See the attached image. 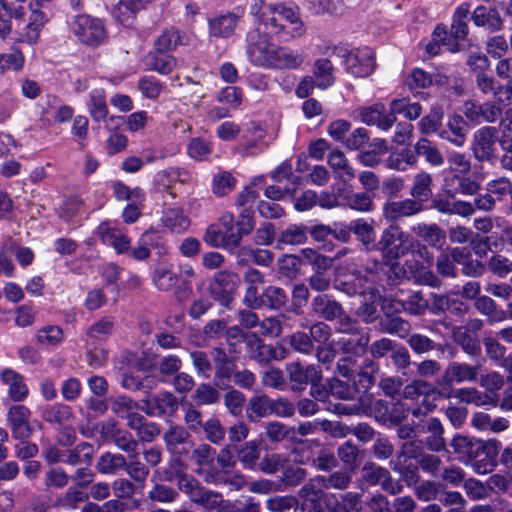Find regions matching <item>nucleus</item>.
Here are the masks:
<instances>
[{"label":"nucleus","mask_w":512,"mask_h":512,"mask_svg":"<svg viewBox=\"0 0 512 512\" xmlns=\"http://www.w3.org/2000/svg\"><path fill=\"white\" fill-rule=\"evenodd\" d=\"M191 431L181 424L171 423L163 433V441L167 451L175 457L172 467L185 469L182 458L188 456L194 442L191 440Z\"/></svg>","instance_id":"2"},{"label":"nucleus","mask_w":512,"mask_h":512,"mask_svg":"<svg viewBox=\"0 0 512 512\" xmlns=\"http://www.w3.org/2000/svg\"><path fill=\"white\" fill-rule=\"evenodd\" d=\"M453 199L448 189L447 194H440L432 199V208L446 215L469 217L474 214V205L471 202Z\"/></svg>","instance_id":"15"},{"label":"nucleus","mask_w":512,"mask_h":512,"mask_svg":"<svg viewBox=\"0 0 512 512\" xmlns=\"http://www.w3.org/2000/svg\"><path fill=\"white\" fill-rule=\"evenodd\" d=\"M48 22L47 15L41 10H32L27 24L21 32H19L18 42L29 45L36 44L40 39V34L44 26Z\"/></svg>","instance_id":"21"},{"label":"nucleus","mask_w":512,"mask_h":512,"mask_svg":"<svg viewBox=\"0 0 512 512\" xmlns=\"http://www.w3.org/2000/svg\"><path fill=\"white\" fill-rule=\"evenodd\" d=\"M101 435L106 441H111L115 446L127 454V456L139 455V443L127 430L119 428L115 421L109 420L103 424Z\"/></svg>","instance_id":"10"},{"label":"nucleus","mask_w":512,"mask_h":512,"mask_svg":"<svg viewBox=\"0 0 512 512\" xmlns=\"http://www.w3.org/2000/svg\"><path fill=\"white\" fill-rule=\"evenodd\" d=\"M267 509L270 512H291L299 507V500L295 496H274L266 501Z\"/></svg>","instance_id":"64"},{"label":"nucleus","mask_w":512,"mask_h":512,"mask_svg":"<svg viewBox=\"0 0 512 512\" xmlns=\"http://www.w3.org/2000/svg\"><path fill=\"white\" fill-rule=\"evenodd\" d=\"M197 406L213 405L219 402L220 392L210 383L200 384L192 395Z\"/></svg>","instance_id":"61"},{"label":"nucleus","mask_w":512,"mask_h":512,"mask_svg":"<svg viewBox=\"0 0 512 512\" xmlns=\"http://www.w3.org/2000/svg\"><path fill=\"white\" fill-rule=\"evenodd\" d=\"M443 115L444 111L441 106H433L418 123L421 133L428 135L437 132L442 125Z\"/></svg>","instance_id":"58"},{"label":"nucleus","mask_w":512,"mask_h":512,"mask_svg":"<svg viewBox=\"0 0 512 512\" xmlns=\"http://www.w3.org/2000/svg\"><path fill=\"white\" fill-rule=\"evenodd\" d=\"M142 403L145 405L143 410L147 415L158 417H174L180 405L178 398L169 391L148 397Z\"/></svg>","instance_id":"12"},{"label":"nucleus","mask_w":512,"mask_h":512,"mask_svg":"<svg viewBox=\"0 0 512 512\" xmlns=\"http://www.w3.org/2000/svg\"><path fill=\"white\" fill-rule=\"evenodd\" d=\"M347 71L357 77H366L375 67L374 54L370 48L355 49L346 55Z\"/></svg>","instance_id":"14"},{"label":"nucleus","mask_w":512,"mask_h":512,"mask_svg":"<svg viewBox=\"0 0 512 512\" xmlns=\"http://www.w3.org/2000/svg\"><path fill=\"white\" fill-rule=\"evenodd\" d=\"M369 342L370 335L361 330L351 335L342 336L338 341V347L345 357L355 360L365 355Z\"/></svg>","instance_id":"16"},{"label":"nucleus","mask_w":512,"mask_h":512,"mask_svg":"<svg viewBox=\"0 0 512 512\" xmlns=\"http://www.w3.org/2000/svg\"><path fill=\"white\" fill-rule=\"evenodd\" d=\"M210 357L213 361L214 379L219 383L230 382L236 368V359L230 357L221 346L213 347Z\"/></svg>","instance_id":"17"},{"label":"nucleus","mask_w":512,"mask_h":512,"mask_svg":"<svg viewBox=\"0 0 512 512\" xmlns=\"http://www.w3.org/2000/svg\"><path fill=\"white\" fill-rule=\"evenodd\" d=\"M12 435L17 440H27L31 435L30 410L24 405H14L8 411Z\"/></svg>","instance_id":"19"},{"label":"nucleus","mask_w":512,"mask_h":512,"mask_svg":"<svg viewBox=\"0 0 512 512\" xmlns=\"http://www.w3.org/2000/svg\"><path fill=\"white\" fill-rule=\"evenodd\" d=\"M412 231L417 237L435 248H441L446 240L445 231L435 223H418L412 227Z\"/></svg>","instance_id":"31"},{"label":"nucleus","mask_w":512,"mask_h":512,"mask_svg":"<svg viewBox=\"0 0 512 512\" xmlns=\"http://www.w3.org/2000/svg\"><path fill=\"white\" fill-rule=\"evenodd\" d=\"M500 442L496 439L480 440L474 444L473 452L467 462L471 463L477 473H487L493 468V459L500 449Z\"/></svg>","instance_id":"7"},{"label":"nucleus","mask_w":512,"mask_h":512,"mask_svg":"<svg viewBox=\"0 0 512 512\" xmlns=\"http://www.w3.org/2000/svg\"><path fill=\"white\" fill-rule=\"evenodd\" d=\"M472 20L478 27H485L490 32L501 30L503 19L496 8L478 6L472 13Z\"/></svg>","instance_id":"29"},{"label":"nucleus","mask_w":512,"mask_h":512,"mask_svg":"<svg viewBox=\"0 0 512 512\" xmlns=\"http://www.w3.org/2000/svg\"><path fill=\"white\" fill-rule=\"evenodd\" d=\"M189 456L192 464L195 465V473L202 475L207 472V476L211 475L210 470L214 469L216 450L208 443H200L194 445Z\"/></svg>","instance_id":"20"},{"label":"nucleus","mask_w":512,"mask_h":512,"mask_svg":"<svg viewBox=\"0 0 512 512\" xmlns=\"http://www.w3.org/2000/svg\"><path fill=\"white\" fill-rule=\"evenodd\" d=\"M333 65L328 59H317L314 63L313 78L317 87L326 89L333 85L335 77L333 75Z\"/></svg>","instance_id":"49"},{"label":"nucleus","mask_w":512,"mask_h":512,"mask_svg":"<svg viewBox=\"0 0 512 512\" xmlns=\"http://www.w3.org/2000/svg\"><path fill=\"white\" fill-rule=\"evenodd\" d=\"M183 422L185 427L192 433H199L203 427V415L198 406L193 403H186L183 406Z\"/></svg>","instance_id":"63"},{"label":"nucleus","mask_w":512,"mask_h":512,"mask_svg":"<svg viewBox=\"0 0 512 512\" xmlns=\"http://www.w3.org/2000/svg\"><path fill=\"white\" fill-rule=\"evenodd\" d=\"M482 365L476 363L471 365L465 362H450L441 377L436 380L438 389L454 387L455 383L476 382Z\"/></svg>","instance_id":"3"},{"label":"nucleus","mask_w":512,"mask_h":512,"mask_svg":"<svg viewBox=\"0 0 512 512\" xmlns=\"http://www.w3.org/2000/svg\"><path fill=\"white\" fill-rule=\"evenodd\" d=\"M350 231L356 235L357 240L366 250L369 251L375 247V230L367 221L357 219L350 222Z\"/></svg>","instance_id":"46"},{"label":"nucleus","mask_w":512,"mask_h":512,"mask_svg":"<svg viewBox=\"0 0 512 512\" xmlns=\"http://www.w3.org/2000/svg\"><path fill=\"white\" fill-rule=\"evenodd\" d=\"M422 431L428 435L425 439V445L428 450L440 452L446 449L444 427L438 418H429L422 426Z\"/></svg>","instance_id":"23"},{"label":"nucleus","mask_w":512,"mask_h":512,"mask_svg":"<svg viewBox=\"0 0 512 512\" xmlns=\"http://www.w3.org/2000/svg\"><path fill=\"white\" fill-rule=\"evenodd\" d=\"M305 61V56L287 48L278 47L275 50L270 67L276 69H298Z\"/></svg>","instance_id":"36"},{"label":"nucleus","mask_w":512,"mask_h":512,"mask_svg":"<svg viewBox=\"0 0 512 512\" xmlns=\"http://www.w3.org/2000/svg\"><path fill=\"white\" fill-rule=\"evenodd\" d=\"M370 149L362 151L358 155L359 161L366 167H376L381 162V156L388 152L387 142L381 138H375L369 144Z\"/></svg>","instance_id":"42"},{"label":"nucleus","mask_w":512,"mask_h":512,"mask_svg":"<svg viewBox=\"0 0 512 512\" xmlns=\"http://www.w3.org/2000/svg\"><path fill=\"white\" fill-rule=\"evenodd\" d=\"M438 396L444 399L455 398L461 403L475 404L477 406L486 403L482 393L475 387L442 388L438 389Z\"/></svg>","instance_id":"25"},{"label":"nucleus","mask_w":512,"mask_h":512,"mask_svg":"<svg viewBox=\"0 0 512 512\" xmlns=\"http://www.w3.org/2000/svg\"><path fill=\"white\" fill-rule=\"evenodd\" d=\"M307 239L308 227L302 224H292L279 232L276 238V248L283 249L284 246L302 245Z\"/></svg>","instance_id":"32"},{"label":"nucleus","mask_w":512,"mask_h":512,"mask_svg":"<svg viewBox=\"0 0 512 512\" xmlns=\"http://www.w3.org/2000/svg\"><path fill=\"white\" fill-rule=\"evenodd\" d=\"M361 120L367 125H376L382 130L390 129L396 121V117L392 114L385 113V107L382 104H375L371 107L362 109Z\"/></svg>","instance_id":"24"},{"label":"nucleus","mask_w":512,"mask_h":512,"mask_svg":"<svg viewBox=\"0 0 512 512\" xmlns=\"http://www.w3.org/2000/svg\"><path fill=\"white\" fill-rule=\"evenodd\" d=\"M260 458V448L256 441H248L237 451V459L246 469H254Z\"/></svg>","instance_id":"54"},{"label":"nucleus","mask_w":512,"mask_h":512,"mask_svg":"<svg viewBox=\"0 0 512 512\" xmlns=\"http://www.w3.org/2000/svg\"><path fill=\"white\" fill-rule=\"evenodd\" d=\"M451 337L467 355L471 357H478L481 354V346L478 336L466 330L464 326L452 327Z\"/></svg>","instance_id":"26"},{"label":"nucleus","mask_w":512,"mask_h":512,"mask_svg":"<svg viewBox=\"0 0 512 512\" xmlns=\"http://www.w3.org/2000/svg\"><path fill=\"white\" fill-rule=\"evenodd\" d=\"M414 154L417 156L424 157L425 160L432 166H441L444 164V157L435 144L429 141L427 138H421L415 144Z\"/></svg>","instance_id":"47"},{"label":"nucleus","mask_w":512,"mask_h":512,"mask_svg":"<svg viewBox=\"0 0 512 512\" xmlns=\"http://www.w3.org/2000/svg\"><path fill=\"white\" fill-rule=\"evenodd\" d=\"M263 301L262 307H268L272 310H280L283 308L288 300L285 291L277 286H267L261 293Z\"/></svg>","instance_id":"55"},{"label":"nucleus","mask_w":512,"mask_h":512,"mask_svg":"<svg viewBox=\"0 0 512 512\" xmlns=\"http://www.w3.org/2000/svg\"><path fill=\"white\" fill-rule=\"evenodd\" d=\"M498 130L494 126H483L473 134L471 151L479 162H491L496 157Z\"/></svg>","instance_id":"4"},{"label":"nucleus","mask_w":512,"mask_h":512,"mask_svg":"<svg viewBox=\"0 0 512 512\" xmlns=\"http://www.w3.org/2000/svg\"><path fill=\"white\" fill-rule=\"evenodd\" d=\"M378 330L381 333L397 335L404 339L409 336L411 325L407 320L401 317L385 315L379 320Z\"/></svg>","instance_id":"40"},{"label":"nucleus","mask_w":512,"mask_h":512,"mask_svg":"<svg viewBox=\"0 0 512 512\" xmlns=\"http://www.w3.org/2000/svg\"><path fill=\"white\" fill-rule=\"evenodd\" d=\"M328 164L333 169L335 177L343 183H348L356 177L354 168L340 150H334L329 154Z\"/></svg>","instance_id":"34"},{"label":"nucleus","mask_w":512,"mask_h":512,"mask_svg":"<svg viewBox=\"0 0 512 512\" xmlns=\"http://www.w3.org/2000/svg\"><path fill=\"white\" fill-rule=\"evenodd\" d=\"M343 205L359 212H371L374 209L373 196L368 192H349L340 195Z\"/></svg>","instance_id":"45"},{"label":"nucleus","mask_w":512,"mask_h":512,"mask_svg":"<svg viewBox=\"0 0 512 512\" xmlns=\"http://www.w3.org/2000/svg\"><path fill=\"white\" fill-rule=\"evenodd\" d=\"M247 41V54L250 61L255 65L270 67L276 48L270 44L267 33L255 29L248 34Z\"/></svg>","instance_id":"5"},{"label":"nucleus","mask_w":512,"mask_h":512,"mask_svg":"<svg viewBox=\"0 0 512 512\" xmlns=\"http://www.w3.org/2000/svg\"><path fill=\"white\" fill-rule=\"evenodd\" d=\"M240 255L243 256L238 259V265L240 266L246 265L248 261L251 260L257 265L268 267L274 260V254L268 249L242 248L240 250Z\"/></svg>","instance_id":"50"},{"label":"nucleus","mask_w":512,"mask_h":512,"mask_svg":"<svg viewBox=\"0 0 512 512\" xmlns=\"http://www.w3.org/2000/svg\"><path fill=\"white\" fill-rule=\"evenodd\" d=\"M237 21L238 17L233 13H227L210 19V33L215 37H229L233 34Z\"/></svg>","instance_id":"44"},{"label":"nucleus","mask_w":512,"mask_h":512,"mask_svg":"<svg viewBox=\"0 0 512 512\" xmlns=\"http://www.w3.org/2000/svg\"><path fill=\"white\" fill-rule=\"evenodd\" d=\"M126 457L120 453L105 452L97 460L96 469L103 475H116L126 467Z\"/></svg>","instance_id":"41"},{"label":"nucleus","mask_w":512,"mask_h":512,"mask_svg":"<svg viewBox=\"0 0 512 512\" xmlns=\"http://www.w3.org/2000/svg\"><path fill=\"white\" fill-rule=\"evenodd\" d=\"M75 35L87 45H98L106 36L102 22L89 15H78L72 23Z\"/></svg>","instance_id":"6"},{"label":"nucleus","mask_w":512,"mask_h":512,"mask_svg":"<svg viewBox=\"0 0 512 512\" xmlns=\"http://www.w3.org/2000/svg\"><path fill=\"white\" fill-rule=\"evenodd\" d=\"M265 436L272 443H280L285 439H291L295 435V427H289L279 421H270L264 427Z\"/></svg>","instance_id":"52"},{"label":"nucleus","mask_w":512,"mask_h":512,"mask_svg":"<svg viewBox=\"0 0 512 512\" xmlns=\"http://www.w3.org/2000/svg\"><path fill=\"white\" fill-rule=\"evenodd\" d=\"M105 98L103 89H95L90 93L89 113L94 121H104L108 116V106Z\"/></svg>","instance_id":"53"},{"label":"nucleus","mask_w":512,"mask_h":512,"mask_svg":"<svg viewBox=\"0 0 512 512\" xmlns=\"http://www.w3.org/2000/svg\"><path fill=\"white\" fill-rule=\"evenodd\" d=\"M417 162L416 155L409 149L391 153L387 159V167L393 170L406 171Z\"/></svg>","instance_id":"59"},{"label":"nucleus","mask_w":512,"mask_h":512,"mask_svg":"<svg viewBox=\"0 0 512 512\" xmlns=\"http://www.w3.org/2000/svg\"><path fill=\"white\" fill-rule=\"evenodd\" d=\"M243 341L249 351L251 359L260 364L269 363L272 345L265 344L256 333L251 332L243 334Z\"/></svg>","instance_id":"33"},{"label":"nucleus","mask_w":512,"mask_h":512,"mask_svg":"<svg viewBox=\"0 0 512 512\" xmlns=\"http://www.w3.org/2000/svg\"><path fill=\"white\" fill-rule=\"evenodd\" d=\"M176 59L171 56L164 54V52L150 53L146 57V65L152 70L162 75L170 74L176 66Z\"/></svg>","instance_id":"48"},{"label":"nucleus","mask_w":512,"mask_h":512,"mask_svg":"<svg viewBox=\"0 0 512 512\" xmlns=\"http://www.w3.org/2000/svg\"><path fill=\"white\" fill-rule=\"evenodd\" d=\"M475 308L488 317L489 323L503 321L504 310L498 309L496 302L489 296H479L475 301Z\"/></svg>","instance_id":"57"},{"label":"nucleus","mask_w":512,"mask_h":512,"mask_svg":"<svg viewBox=\"0 0 512 512\" xmlns=\"http://www.w3.org/2000/svg\"><path fill=\"white\" fill-rule=\"evenodd\" d=\"M316 482L310 480L304 484L298 492L299 507L301 512H324L323 490L318 488Z\"/></svg>","instance_id":"18"},{"label":"nucleus","mask_w":512,"mask_h":512,"mask_svg":"<svg viewBox=\"0 0 512 512\" xmlns=\"http://www.w3.org/2000/svg\"><path fill=\"white\" fill-rule=\"evenodd\" d=\"M98 234L103 243L113 246L118 253H124L130 248L129 238L116 229L109 228L106 224L99 226Z\"/></svg>","instance_id":"43"},{"label":"nucleus","mask_w":512,"mask_h":512,"mask_svg":"<svg viewBox=\"0 0 512 512\" xmlns=\"http://www.w3.org/2000/svg\"><path fill=\"white\" fill-rule=\"evenodd\" d=\"M89 495L82 491L81 488L71 486L67 491L55 501V506L64 509H76L82 502L87 501Z\"/></svg>","instance_id":"56"},{"label":"nucleus","mask_w":512,"mask_h":512,"mask_svg":"<svg viewBox=\"0 0 512 512\" xmlns=\"http://www.w3.org/2000/svg\"><path fill=\"white\" fill-rule=\"evenodd\" d=\"M425 209L417 200L406 198L388 201L383 205L382 214L386 221L396 223L404 218L414 217Z\"/></svg>","instance_id":"13"},{"label":"nucleus","mask_w":512,"mask_h":512,"mask_svg":"<svg viewBox=\"0 0 512 512\" xmlns=\"http://www.w3.org/2000/svg\"><path fill=\"white\" fill-rule=\"evenodd\" d=\"M352 471L338 470L328 475H318L313 481L325 490H346L352 483Z\"/></svg>","instance_id":"30"},{"label":"nucleus","mask_w":512,"mask_h":512,"mask_svg":"<svg viewBox=\"0 0 512 512\" xmlns=\"http://www.w3.org/2000/svg\"><path fill=\"white\" fill-rule=\"evenodd\" d=\"M179 498L178 491L166 484L155 483L147 493V499L153 503L170 504Z\"/></svg>","instance_id":"51"},{"label":"nucleus","mask_w":512,"mask_h":512,"mask_svg":"<svg viewBox=\"0 0 512 512\" xmlns=\"http://www.w3.org/2000/svg\"><path fill=\"white\" fill-rule=\"evenodd\" d=\"M139 455L128 456L129 461L126 459V467L124 470L131 480L143 484L149 476V467L140 461Z\"/></svg>","instance_id":"62"},{"label":"nucleus","mask_w":512,"mask_h":512,"mask_svg":"<svg viewBox=\"0 0 512 512\" xmlns=\"http://www.w3.org/2000/svg\"><path fill=\"white\" fill-rule=\"evenodd\" d=\"M272 410V398L265 394L255 395L248 401L246 417L250 422H258L271 415Z\"/></svg>","instance_id":"35"},{"label":"nucleus","mask_w":512,"mask_h":512,"mask_svg":"<svg viewBox=\"0 0 512 512\" xmlns=\"http://www.w3.org/2000/svg\"><path fill=\"white\" fill-rule=\"evenodd\" d=\"M379 372V365L373 359H365L359 371L354 375V388L357 393L367 392L376 381V375Z\"/></svg>","instance_id":"28"},{"label":"nucleus","mask_w":512,"mask_h":512,"mask_svg":"<svg viewBox=\"0 0 512 512\" xmlns=\"http://www.w3.org/2000/svg\"><path fill=\"white\" fill-rule=\"evenodd\" d=\"M1 379L9 387V396L13 401H22L28 395V387L23 376L14 370L5 369Z\"/></svg>","instance_id":"38"},{"label":"nucleus","mask_w":512,"mask_h":512,"mask_svg":"<svg viewBox=\"0 0 512 512\" xmlns=\"http://www.w3.org/2000/svg\"><path fill=\"white\" fill-rule=\"evenodd\" d=\"M342 308L341 303L327 294H319L311 301L312 312L326 321L336 320L341 315Z\"/></svg>","instance_id":"22"},{"label":"nucleus","mask_w":512,"mask_h":512,"mask_svg":"<svg viewBox=\"0 0 512 512\" xmlns=\"http://www.w3.org/2000/svg\"><path fill=\"white\" fill-rule=\"evenodd\" d=\"M446 186L451 193V197H455L456 194L472 196L477 194L481 188L479 182L463 173H454L448 177L446 179Z\"/></svg>","instance_id":"27"},{"label":"nucleus","mask_w":512,"mask_h":512,"mask_svg":"<svg viewBox=\"0 0 512 512\" xmlns=\"http://www.w3.org/2000/svg\"><path fill=\"white\" fill-rule=\"evenodd\" d=\"M391 112L395 114H403L409 120L417 119L422 113V107L417 102H410L406 98L394 99L391 102Z\"/></svg>","instance_id":"60"},{"label":"nucleus","mask_w":512,"mask_h":512,"mask_svg":"<svg viewBox=\"0 0 512 512\" xmlns=\"http://www.w3.org/2000/svg\"><path fill=\"white\" fill-rule=\"evenodd\" d=\"M407 238L408 235L397 225H390L382 232L381 238L375 246L386 258L398 259L406 253V248L402 244Z\"/></svg>","instance_id":"11"},{"label":"nucleus","mask_w":512,"mask_h":512,"mask_svg":"<svg viewBox=\"0 0 512 512\" xmlns=\"http://www.w3.org/2000/svg\"><path fill=\"white\" fill-rule=\"evenodd\" d=\"M93 455V446L88 442H81L73 449H68L64 451L65 459H63V463L72 466L82 464L90 466L93 461Z\"/></svg>","instance_id":"39"},{"label":"nucleus","mask_w":512,"mask_h":512,"mask_svg":"<svg viewBox=\"0 0 512 512\" xmlns=\"http://www.w3.org/2000/svg\"><path fill=\"white\" fill-rule=\"evenodd\" d=\"M175 481L178 489L188 496L189 500L207 511L220 509L223 496L219 492L208 490L185 469H175Z\"/></svg>","instance_id":"1"},{"label":"nucleus","mask_w":512,"mask_h":512,"mask_svg":"<svg viewBox=\"0 0 512 512\" xmlns=\"http://www.w3.org/2000/svg\"><path fill=\"white\" fill-rule=\"evenodd\" d=\"M410 196L424 206L432 196V176L427 172L417 173L413 178Z\"/></svg>","instance_id":"37"},{"label":"nucleus","mask_w":512,"mask_h":512,"mask_svg":"<svg viewBox=\"0 0 512 512\" xmlns=\"http://www.w3.org/2000/svg\"><path fill=\"white\" fill-rule=\"evenodd\" d=\"M286 372L291 384L290 389L293 392L305 390L308 384L322 377V371L318 365L309 364L304 366L300 361L287 364Z\"/></svg>","instance_id":"8"},{"label":"nucleus","mask_w":512,"mask_h":512,"mask_svg":"<svg viewBox=\"0 0 512 512\" xmlns=\"http://www.w3.org/2000/svg\"><path fill=\"white\" fill-rule=\"evenodd\" d=\"M239 277L229 271L216 273L209 285L211 296L223 306H229L238 287Z\"/></svg>","instance_id":"9"}]
</instances>
